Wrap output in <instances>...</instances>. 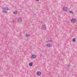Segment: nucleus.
Segmentation results:
<instances>
[{
    "label": "nucleus",
    "instance_id": "obj_14",
    "mask_svg": "<svg viewBox=\"0 0 77 77\" xmlns=\"http://www.w3.org/2000/svg\"><path fill=\"white\" fill-rule=\"evenodd\" d=\"M2 12L3 13H8V11H2Z\"/></svg>",
    "mask_w": 77,
    "mask_h": 77
},
{
    "label": "nucleus",
    "instance_id": "obj_6",
    "mask_svg": "<svg viewBox=\"0 0 77 77\" xmlns=\"http://www.w3.org/2000/svg\"><path fill=\"white\" fill-rule=\"evenodd\" d=\"M71 22H72V23H75L76 22V20L74 18L72 19L71 20Z\"/></svg>",
    "mask_w": 77,
    "mask_h": 77
},
{
    "label": "nucleus",
    "instance_id": "obj_11",
    "mask_svg": "<svg viewBox=\"0 0 77 77\" xmlns=\"http://www.w3.org/2000/svg\"><path fill=\"white\" fill-rule=\"evenodd\" d=\"M76 39H75V38H73L72 40V42H75L76 41Z\"/></svg>",
    "mask_w": 77,
    "mask_h": 77
},
{
    "label": "nucleus",
    "instance_id": "obj_7",
    "mask_svg": "<svg viewBox=\"0 0 77 77\" xmlns=\"http://www.w3.org/2000/svg\"><path fill=\"white\" fill-rule=\"evenodd\" d=\"M66 7H63V10L64 11H65V12H66V11H67V10L66 9Z\"/></svg>",
    "mask_w": 77,
    "mask_h": 77
},
{
    "label": "nucleus",
    "instance_id": "obj_12",
    "mask_svg": "<svg viewBox=\"0 0 77 77\" xmlns=\"http://www.w3.org/2000/svg\"><path fill=\"white\" fill-rule=\"evenodd\" d=\"M69 12L71 14H74V12H72V11H69Z\"/></svg>",
    "mask_w": 77,
    "mask_h": 77
},
{
    "label": "nucleus",
    "instance_id": "obj_10",
    "mask_svg": "<svg viewBox=\"0 0 77 77\" xmlns=\"http://www.w3.org/2000/svg\"><path fill=\"white\" fill-rule=\"evenodd\" d=\"M29 65L30 66H32L33 65V63L31 62L30 63H29Z\"/></svg>",
    "mask_w": 77,
    "mask_h": 77
},
{
    "label": "nucleus",
    "instance_id": "obj_8",
    "mask_svg": "<svg viewBox=\"0 0 77 77\" xmlns=\"http://www.w3.org/2000/svg\"><path fill=\"white\" fill-rule=\"evenodd\" d=\"M47 46L48 47H51V45L50 43H48L47 44Z\"/></svg>",
    "mask_w": 77,
    "mask_h": 77
},
{
    "label": "nucleus",
    "instance_id": "obj_9",
    "mask_svg": "<svg viewBox=\"0 0 77 77\" xmlns=\"http://www.w3.org/2000/svg\"><path fill=\"white\" fill-rule=\"evenodd\" d=\"M13 13L14 14H15V15H17V14H18V12H17V11L13 12Z\"/></svg>",
    "mask_w": 77,
    "mask_h": 77
},
{
    "label": "nucleus",
    "instance_id": "obj_13",
    "mask_svg": "<svg viewBox=\"0 0 77 77\" xmlns=\"http://www.w3.org/2000/svg\"><path fill=\"white\" fill-rule=\"evenodd\" d=\"M67 67L68 68H69V67L70 66V63H69V64H67Z\"/></svg>",
    "mask_w": 77,
    "mask_h": 77
},
{
    "label": "nucleus",
    "instance_id": "obj_16",
    "mask_svg": "<svg viewBox=\"0 0 77 77\" xmlns=\"http://www.w3.org/2000/svg\"><path fill=\"white\" fill-rule=\"evenodd\" d=\"M49 42H52V41L51 40H49Z\"/></svg>",
    "mask_w": 77,
    "mask_h": 77
},
{
    "label": "nucleus",
    "instance_id": "obj_17",
    "mask_svg": "<svg viewBox=\"0 0 77 77\" xmlns=\"http://www.w3.org/2000/svg\"><path fill=\"white\" fill-rule=\"evenodd\" d=\"M35 1H36V2H38V1H39V0H35Z\"/></svg>",
    "mask_w": 77,
    "mask_h": 77
},
{
    "label": "nucleus",
    "instance_id": "obj_15",
    "mask_svg": "<svg viewBox=\"0 0 77 77\" xmlns=\"http://www.w3.org/2000/svg\"><path fill=\"white\" fill-rule=\"evenodd\" d=\"M26 37H29V36H30V35H28L27 34H26Z\"/></svg>",
    "mask_w": 77,
    "mask_h": 77
},
{
    "label": "nucleus",
    "instance_id": "obj_1",
    "mask_svg": "<svg viewBox=\"0 0 77 77\" xmlns=\"http://www.w3.org/2000/svg\"><path fill=\"white\" fill-rule=\"evenodd\" d=\"M42 29L43 30H46V29H47V28L46 27V26H45V25H43L42 26Z\"/></svg>",
    "mask_w": 77,
    "mask_h": 77
},
{
    "label": "nucleus",
    "instance_id": "obj_3",
    "mask_svg": "<svg viewBox=\"0 0 77 77\" xmlns=\"http://www.w3.org/2000/svg\"><path fill=\"white\" fill-rule=\"evenodd\" d=\"M17 21L18 23H21L22 21V19L20 18L17 19Z\"/></svg>",
    "mask_w": 77,
    "mask_h": 77
},
{
    "label": "nucleus",
    "instance_id": "obj_4",
    "mask_svg": "<svg viewBox=\"0 0 77 77\" xmlns=\"http://www.w3.org/2000/svg\"><path fill=\"white\" fill-rule=\"evenodd\" d=\"M36 74L37 75L39 76L41 75V72L38 71L37 72Z\"/></svg>",
    "mask_w": 77,
    "mask_h": 77
},
{
    "label": "nucleus",
    "instance_id": "obj_2",
    "mask_svg": "<svg viewBox=\"0 0 77 77\" xmlns=\"http://www.w3.org/2000/svg\"><path fill=\"white\" fill-rule=\"evenodd\" d=\"M2 9L3 10H4V11H8V10H9V8H8V7H6L5 8H3Z\"/></svg>",
    "mask_w": 77,
    "mask_h": 77
},
{
    "label": "nucleus",
    "instance_id": "obj_5",
    "mask_svg": "<svg viewBox=\"0 0 77 77\" xmlns=\"http://www.w3.org/2000/svg\"><path fill=\"white\" fill-rule=\"evenodd\" d=\"M36 57V56L35 55L33 54L31 56L32 59H35Z\"/></svg>",
    "mask_w": 77,
    "mask_h": 77
}]
</instances>
